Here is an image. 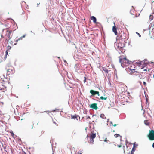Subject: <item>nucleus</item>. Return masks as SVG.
I'll list each match as a JSON object with an SVG mask.
<instances>
[{"mask_svg":"<svg viewBox=\"0 0 154 154\" xmlns=\"http://www.w3.org/2000/svg\"><path fill=\"white\" fill-rule=\"evenodd\" d=\"M75 70H76V71L77 72H79L78 71V70L77 69H76L75 68Z\"/></svg>","mask_w":154,"mask_h":154,"instance_id":"obj_37","label":"nucleus"},{"mask_svg":"<svg viewBox=\"0 0 154 154\" xmlns=\"http://www.w3.org/2000/svg\"><path fill=\"white\" fill-rule=\"evenodd\" d=\"M11 135L12 136H13L14 135V134L13 132H11Z\"/></svg>","mask_w":154,"mask_h":154,"instance_id":"obj_25","label":"nucleus"},{"mask_svg":"<svg viewBox=\"0 0 154 154\" xmlns=\"http://www.w3.org/2000/svg\"><path fill=\"white\" fill-rule=\"evenodd\" d=\"M125 46V44H122L121 43H119L118 44H115V47L118 50L119 54L123 52V48Z\"/></svg>","mask_w":154,"mask_h":154,"instance_id":"obj_1","label":"nucleus"},{"mask_svg":"<svg viewBox=\"0 0 154 154\" xmlns=\"http://www.w3.org/2000/svg\"><path fill=\"white\" fill-rule=\"evenodd\" d=\"M90 93L92 94V95H94L97 94L98 96H100L99 93L98 91L91 90L90 91Z\"/></svg>","mask_w":154,"mask_h":154,"instance_id":"obj_6","label":"nucleus"},{"mask_svg":"<svg viewBox=\"0 0 154 154\" xmlns=\"http://www.w3.org/2000/svg\"><path fill=\"white\" fill-rule=\"evenodd\" d=\"M91 20H92L93 21V22L94 23H96L97 24H99V23H99V22H96L97 19H96V18L95 17H94V16H92L91 17Z\"/></svg>","mask_w":154,"mask_h":154,"instance_id":"obj_7","label":"nucleus"},{"mask_svg":"<svg viewBox=\"0 0 154 154\" xmlns=\"http://www.w3.org/2000/svg\"><path fill=\"white\" fill-rule=\"evenodd\" d=\"M107 97H103L102 96H101L100 97V99L101 100H106L107 99Z\"/></svg>","mask_w":154,"mask_h":154,"instance_id":"obj_17","label":"nucleus"},{"mask_svg":"<svg viewBox=\"0 0 154 154\" xmlns=\"http://www.w3.org/2000/svg\"><path fill=\"white\" fill-rule=\"evenodd\" d=\"M25 35H23L21 37H22V38H24L25 36Z\"/></svg>","mask_w":154,"mask_h":154,"instance_id":"obj_30","label":"nucleus"},{"mask_svg":"<svg viewBox=\"0 0 154 154\" xmlns=\"http://www.w3.org/2000/svg\"><path fill=\"white\" fill-rule=\"evenodd\" d=\"M118 146L119 147H121V145H118Z\"/></svg>","mask_w":154,"mask_h":154,"instance_id":"obj_38","label":"nucleus"},{"mask_svg":"<svg viewBox=\"0 0 154 154\" xmlns=\"http://www.w3.org/2000/svg\"><path fill=\"white\" fill-rule=\"evenodd\" d=\"M87 119H90V116H88V117H87Z\"/></svg>","mask_w":154,"mask_h":154,"instance_id":"obj_39","label":"nucleus"},{"mask_svg":"<svg viewBox=\"0 0 154 154\" xmlns=\"http://www.w3.org/2000/svg\"><path fill=\"white\" fill-rule=\"evenodd\" d=\"M136 33L138 35H139V36L140 37H141V35H140L137 32H136Z\"/></svg>","mask_w":154,"mask_h":154,"instance_id":"obj_23","label":"nucleus"},{"mask_svg":"<svg viewBox=\"0 0 154 154\" xmlns=\"http://www.w3.org/2000/svg\"><path fill=\"white\" fill-rule=\"evenodd\" d=\"M31 32H32V31H31Z\"/></svg>","mask_w":154,"mask_h":154,"instance_id":"obj_55","label":"nucleus"},{"mask_svg":"<svg viewBox=\"0 0 154 154\" xmlns=\"http://www.w3.org/2000/svg\"><path fill=\"white\" fill-rule=\"evenodd\" d=\"M84 78L85 79H86V77H84Z\"/></svg>","mask_w":154,"mask_h":154,"instance_id":"obj_47","label":"nucleus"},{"mask_svg":"<svg viewBox=\"0 0 154 154\" xmlns=\"http://www.w3.org/2000/svg\"><path fill=\"white\" fill-rule=\"evenodd\" d=\"M14 70V69L12 68H10L9 69H8L7 70V74L8 75H9L10 74V73H11L12 72V73H13V71Z\"/></svg>","mask_w":154,"mask_h":154,"instance_id":"obj_9","label":"nucleus"},{"mask_svg":"<svg viewBox=\"0 0 154 154\" xmlns=\"http://www.w3.org/2000/svg\"><path fill=\"white\" fill-rule=\"evenodd\" d=\"M103 70L106 72V73H108V71L105 67H103Z\"/></svg>","mask_w":154,"mask_h":154,"instance_id":"obj_14","label":"nucleus"},{"mask_svg":"<svg viewBox=\"0 0 154 154\" xmlns=\"http://www.w3.org/2000/svg\"><path fill=\"white\" fill-rule=\"evenodd\" d=\"M24 154H26L25 153V152H24Z\"/></svg>","mask_w":154,"mask_h":154,"instance_id":"obj_54","label":"nucleus"},{"mask_svg":"<svg viewBox=\"0 0 154 154\" xmlns=\"http://www.w3.org/2000/svg\"><path fill=\"white\" fill-rule=\"evenodd\" d=\"M146 61V59H145V60H144V62H145V61Z\"/></svg>","mask_w":154,"mask_h":154,"instance_id":"obj_45","label":"nucleus"},{"mask_svg":"<svg viewBox=\"0 0 154 154\" xmlns=\"http://www.w3.org/2000/svg\"><path fill=\"white\" fill-rule=\"evenodd\" d=\"M79 117V116H76L75 115H72L71 116V118L72 119H76L77 120H78L77 119V117Z\"/></svg>","mask_w":154,"mask_h":154,"instance_id":"obj_13","label":"nucleus"},{"mask_svg":"<svg viewBox=\"0 0 154 154\" xmlns=\"http://www.w3.org/2000/svg\"><path fill=\"white\" fill-rule=\"evenodd\" d=\"M151 63L152 64H153V63H153V62H151Z\"/></svg>","mask_w":154,"mask_h":154,"instance_id":"obj_48","label":"nucleus"},{"mask_svg":"<svg viewBox=\"0 0 154 154\" xmlns=\"http://www.w3.org/2000/svg\"><path fill=\"white\" fill-rule=\"evenodd\" d=\"M32 129L33 128V126L32 125Z\"/></svg>","mask_w":154,"mask_h":154,"instance_id":"obj_50","label":"nucleus"},{"mask_svg":"<svg viewBox=\"0 0 154 154\" xmlns=\"http://www.w3.org/2000/svg\"><path fill=\"white\" fill-rule=\"evenodd\" d=\"M96 137V134L95 133H92L91 134L90 136L89 137V138H91L94 139Z\"/></svg>","mask_w":154,"mask_h":154,"instance_id":"obj_10","label":"nucleus"},{"mask_svg":"<svg viewBox=\"0 0 154 154\" xmlns=\"http://www.w3.org/2000/svg\"><path fill=\"white\" fill-rule=\"evenodd\" d=\"M104 115L103 114H101L100 116V117L102 118H103L104 117Z\"/></svg>","mask_w":154,"mask_h":154,"instance_id":"obj_19","label":"nucleus"},{"mask_svg":"<svg viewBox=\"0 0 154 154\" xmlns=\"http://www.w3.org/2000/svg\"><path fill=\"white\" fill-rule=\"evenodd\" d=\"M76 154H82V153H78H78H77Z\"/></svg>","mask_w":154,"mask_h":154,"instance_id":"obj_44","label":"nucleus"},{"mask_svg":"<svg viewBox=\"0 0 154 154\" xmlns=\"http://www.w3.org/2000/svg\"><path fill=\"white\" fill-rule=\"evenodd\" d=\"M90 139V142L89 143L91 144H93V143L94 141V139L91 138H89Z\"/></svg>","mask_w":154,"mask_h":154,"instance_id":"obj_15","label":"nucleus"},{"mask_svg":"<svg viewBox=\"0 0 154 154\" xmlns=\"http://www.w3.org/2000/svg\"><path fill=\"white\" fill-rule=\"evenodd\" d=\"M142 61H140L139 62H137L136 63L137 64L138 66L141 67V66L142 65Z\"/></svg>","mask_w":154,"mask_h":154,"instance_id":"obj_16","label":"nucleus"},{"mask_svg":"<svg viewBox=\"0 0 154 154\" xmlns=\"http://www.w3.org/2000/svg\"><path fill=\"white\" fill-rule=\"evenodd\" d=\"M144 71H146V69H144Z\"/></svg>","mask_w":154,"mask_h":154,"instance_id":"obj_52","label":"nucleus"},{"mask_svg":"<svg viewBox=\"0 0 154 154\" xmlns=\"http://www.w3.org/2000/svg\"><path fill=\"white\" fill-rule=\"evenodd\" d=\"M119 62L120 63H121V65L123 67H124L123 66L125 65L126 64L129 63V60L125 58H120Z\"/></svg>","mask_w":154,"mask_h":154,"instance_id":"obj_2","label":"nucleus"},{"mask_svg":"<svg viewBox=\"0 0 154 154\" xmlns=\"http://www.w3.org/2000/svg\"><path fill=\"white\" fill-rule=\"evenodd\" d=\"M135 145H134V146L132 148V150L131 151V154H133L134 152L135 151Z\"/></svg>","mask_w":154,"mask_h":154,"instance_id":"obj_11","label":"nucleus"},{"mask_svg":"<svg viewBox=\"0 0 154 154\" xmlns=\"http://www.w3.org/2000/svg\"><path fill=\"white\" fill-rule=\"evenodd\" d=\"M143 84L145 86L146 85V83L145 82H143Z\"/></svg>","mask_w":154,"mask_h":154,"instance_id":"obj_26","label":"nucleus"},{"mask_svg":"<svg viewBox=\"0 0 154 154\" xmlns=\"http://www.w3.org/2000/svg\"><path fill=\"white\" fill-rule=\"evenodd\" d=\"M153 78H154V74L153 75Z\"/></svg>","mask_w":154,"mask_h":154,"instance_id":"obj_53","label":"nucleus"},{"mask_svg":"<svg viewBox=\"0 0 154 154\" xmlns=\"http://www.w3.org/2000/svg\"><path fill=\"white\" fill-rule=\"evenodd\" d=\"M146 104H147V103L148 102V99L147 98H146Z\"/></svg>","mask_w":154,"mask_h":154,"instance_id":"obj_33","label":"nucleus"},{"mask_svg":"<svg viewBox=\"0 0 154 154\" xmlns=\"http://www.w3.org/2000/svg\"><path fill=\"white\" fill-rule=\"evenodd\" d=\"M86 79H85L84 80V83H85L86 82Z\"/></svg>","mask_w":154,"mask_h":154,"instance_id":"obj_34","label":"nucleus"},{"mask_svg":"<svg viewBox=\"0 0 154 154\" xmlns=\"http://www.w3.org/2000/svg\"><path fill=\"white\" fill-rule=\"evenodd\" d=\"M142 66H143V65H142ZM141 67H142V68H143L144 67V66H141Z\"/></svg>","mask_w":154,"mask_h":154,"instance_id":"obj_43","label":"nucleus"},{"mask_svg":"<svg viewBox=\"0 0 154 154\" xmlns=\"http://www.w3.org/2000/svg\"><path fill=\"white\" fill-rule=\"evenodd\" d=\"M16 44H17V43H15V44H14V45H16Z\"/></svg>","mask_w":154,"mask_h":154,"instance_id":"obj_49","label":"nucleus"},{"mask_svg":"<svg viewBox=\"0 0 154 154\" xmlns=\"http://www.w3.org/2000/svg\"><path fill=\"white\" fill-rule=\"evenodd\" d=\"M1 37H2V38H4V36L3 35H1Z\"/></svg>","mask_w":154,"mask_h":154,"instance_id":"obj_41","label":"nucleus"},{"mask_svg":"<svg viewBox=\"0 0 154 154\" xmlns=\"http://www.w3.org/2000/svg\"><path fill=\"white\" fill-rule=\"evenodd\" d=\"M152 146V147L154 148V142L153 143Z\"/></svg>","mask_w":154,"mask_h":154,"instance_id":"obj_35","label":"nucleus"},{"mask_svg":"<svg viewBox=\"0 0 154 154\" xmlns=\"http://www.w3.org/2000/svg\"><path fill=\"white\" fill-rule=\"evenodd\" d=\"M114 136H116V137H117L118 136H120V135H119V134H115Z\"/></svg>","mask_w":154,"mask_h":154,"instance_id":"obj_21","label":"nucleus"},{"mask_svg":"<svg viewBox=\"0 0 154 154\" xmlns=\"http://www.w3.org/2000/svg\"><path fill=\"white\" fill-rule=\"evenodd\" d=\"M150 27V25L149 26V27Z\"/></svg>","mask_w":154,"mask_h":154,"instance_id":"obj_56","label":"nucleus"},{"mask_svg":"<svg viewBox=\"0 0 154 154\" xmlns=\"http://www.w3.org/2000/svg\"><path fill=\"white\" fill-rule=\"evenodd\" d=\"M77 65V64H76L75 66V68L76 67Z\"/></svg>","mask_w":154,"mask_h":154,"instance_id":"obj_42","label":"nucleus"},{"mask_svg":"<svg viewBox=\"0 0 154 154\" xmlns=\"http://www.w3.org/2000/svg\"><path fill=\"white\" fill-rule=\"evenodd\" d=\"M112 125L114 127H116V126L117 125H116V124H114V125L112 124Z\"/></svg>","mask_w":154,"mask_h":154,"instance_id":"obj_32","label":"nucleus"},{"mask_svg":"<svg viewBox=\"0 0 154 154\" xmlns=\"http://www.w3.org/2000/svg\"><path fill=\"white\" fill-rule=\"evenodd\" d=\"M150 133L148 135V137L150 140H154V131L151 130L149 131Z\"/></svg>","mask_w":154,"mask_h":154,"instance_id":"obj_3","label":"nucleus"},{"mask_svg":"<svg viewBox=\"0 0 154 154\" xmlns=\"http://www.w3.org/2000/svg\"><path fill=\"white\" fill-rule=\"evenodd\" d=\"M19 40L18 39L17 40H16V41H15V42H18V41H19Z\"/></svg>","mask_w":154,"mask_h":154,"instance_id":"obj_36","label":"nucleus"},{"mask_svg":"<svg viewBox=\"0 0 154 154\" xmlns=\"http://www.w3.org/2000/svg\"><path fill=\"white\" fill-rule=\"evenodd\" d=\"M59 110L60 109H56L55 110H53L52 112H55L56 111V110H57H57Z\"/></svg>","mask_w":154,"mask_h":154,"instance_id":"obj_24","label":"nucleus"},{"mask_svg":"<svg viewBox=\"0 0 154 154\" xmlns=\"http://www.w3.org/2000/svg\"><path fill=\"white\" fill-rule=\"evenodd\" d=\"M6 32L5 36L8 38V40H10L11 38L10 35L11 33V31L6 30Z\"/></svg>","mask_w":154,"mask_h":154,"instance_id":"obj_4","label":"nucleus"},{"mask_svg":"<svg viewBox=\"0 0 154 154\" xmlns=\"http://www.w3.org/2000/svg\"><path fill=\"white\" fill-rule=\"evenodd\" d=\"M112 31L114 33L115 35H117V29L116 26H115L113 27Z\"/></svg>","mask_w":154,"mask_h":154,"instance_id":"obj_8","label":"nucleus"},{"mask_svg":"<svg viewBox=\"0 0 154 154\" xmlns=\"http://www.w3.org/2000/svg\"><path fill=\"white\" fill-rule=\"evenodd\" d=\"M104 141L105 142H106L108 143L109 141V140H107V138H106V139L104 140Z\"/></svg>","mask_w":154,"mask_h":154,"instance_id":"obj_22","label":"nucleus"},{"mask_svg":"<svg viewBox=\"0 0 154 154\" xmlns=\"http://www.w3.org/2000/svg\"><path fill=\"white\" fill-rule=\"evenodd\" d=\"M64 62H66V61L65 60H64Z\"/></svg>","mask_w":154,"mask_h":154,"instance_id":"obj_51","label":"nucleus"},{"mask_svg":"<svg viewBox=\"0 0 154 154\" xmlns=\"http://www.w3.org/2000/svg\"><path fill=\"white\" fill-rule=\"evenodd\" d=\"M8 54V50H7L6 51V56Z\"/></svg>","mask_w":154,"mask_h":154,"instance_id":"obj_27","label":"nucleus"},{"mask_svg":"<svg viewBox=\"0 0 154 154\" xmlns=\"http://www.w3.org/2000/svg\"><path fill=\"white\" fill-rule=\"evenodd\" d=\"M22 37H21L20 38L18 39L19 40H21L22 39Z\"/></svg>","mask_w":154,"mask_h":154,"instance_id":"obj_31","label":"nucleus"},{"mask_svg":"<svg viewBox=\"0 0 154 154\" xmlns=\"http://www.w3.org/2000/svg\"><path fill=\"white\" fill-rule=\"evenodd\" d=\"M110 123H111V124H112V125L113 124H112V122L111 121V122H110Z\"/></svg>","mask_w":154,"mask_h":154,"instance_id":"obj_40","label":"nucleus"},{"mask_svg":"<svg viewBox=\"0 0 154 154\" xmlns=\"http://www.w3.org/2000/svg\"><path fill=\"white\" fill-rule=\"evenodd\" d=\"M7 50H10L11 48V47L10 46H8L7 47Z\"/></svg>","mask_w":154,"mask_h":154,"instance_id":"obj_20","label":"nucleus"},{"mask_svg":"<svg viewBox=\"0 0 154 154\" xmlns=\"http://www.w3.org/2000/svg\"><path fill=\"white\" fill-rule=\"evenodd\" d=\"M147 64L146 63H144V67Z\"/></svg>","mask_w":154,"mask_h":154,"instance_id":"obj_29","label":"nucleus"},{"mask_svg":"<svg viewBox=\"0 0 154 154\" xmlns=\"http://www.w3.org/2000/svg\"><path fill=\"white\" fill-rule=\"evenodd\" d=\"M89 107L96 110L98 108L97 104L96 103L92 104L89 105Z\"/></svg>","mask_w":154,"mask_h":154,"instance_id":"obj_5","label":"nucleus"},{"mask_svg":"<svg viewBox=\"0 0 154 154\" xmlns=\"http://www.w3.org/2000/svg\"><path fill=\"white\" fill-rule=\"evenodd\" d=\"M130 13H131V14L132 15L133 14L132 13H131V11H130Z\"/></svg>","mask_w":154,"mask_h":154,"instance_id":"obj_46","label":"nucleus"},{"mask_svg":"<svg viewBox=\"0 0 154 154\" xmlns=\"http://www.w3.org/2000/svg\"><path fill=\"white\" fill-rule=\"evenodd\" d=\"M144 124L146 125H148V122H147V120H145L144 121Z\"/></svg>","mask_w":154,"mask_h":154,"instance_id":"obj_18","label":"nucleus"},{"mask_svg":"<svg viewBox=\"0 0 154 154\" xmlns=\"http://www.w3.org/2000/svg\"><path fill=\"white\" fill-rule=\"evenodd\" d=\"M76 134V131H73V134L74 135H75Z\"/></svg>","mask_w":154,"mask_h":154,"instance_id":"obj_28","label":"nucleus"},{"mask_svg":"<svg viewBox=\"0 0 154 154\" xmlns=\"http://www.w3.org/2000/svg\"><path fill=\"white\" fill-rule=\"evenodd\" d=\"M154 18V16L153 14H151L149 17V20L150 21L152 20Z\"/></svg>","mask_w":154,"mask_h":154,"instance_id":"obj_12","label":"nucleus"}]
</instances>
